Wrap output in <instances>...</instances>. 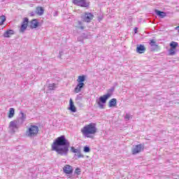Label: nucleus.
<instances>
[{"label": "nucleus", "instance_id": "obj_26", "mask_svg": "<svg viewBox=\"0 0 179 179\" xmlns=\"http://www.w3.org/2000/svg\"><path fill=\"white\" fill-rule=\"evenodd\" d=\"M131 118H132V115H131L128 113H126V115L124 116L125 121H129V120H131Z\"/></svg>", "mask_w": 179, "mask_h": 179}, {"label": "nucleus", "instance_id": "obj_7", "mask_svg": "<svg viewBox=\"0 0 179 179\" xmlns=\"http://www.w3.org/2000/svg\"><path fill=\"white\" fill-rule=\"evenodd\" d=\"M73 3L77 6H81V8H89L90 5L87 0H73Z\"/></svg>", "mask_w": 179, "mask_h": 179}, {"label": "nucleus", "instance_id": "obj_9", "mask_svg": "<svg viewBox=\"0 0 179 179\" xmlns=\"http://www.w3.org/2000/svg\"><path fill=\"white\" fill-rule=\"evenodd\" d=\"M144 147L142 144H138L134 146V148L132 149V155H138V153H141L142 150H143Z\"/></svg>", "mask_w": 179, "mask_h": 179}, {"label": "nucleus", "instance_id": "obj_2", "mask_svg": "<svg viewBox=\"0 0 179 179\" xmlns=\"http://www.w3.org/2000/svg\"><path fill=\"white\" fill-rule=\"evenodd\" d=\"M20 114V117L16 120L11 121L9 124V128L13 134H15L19 129L20 125H23V123L26 121V114L22 111Z\"/></svg>", "mask_w": 179, "mask_h": 179}, {"label": "nucleus", "instance_id": "obj_17", "mask_svg": "<svg viewBox=\"0 0 179 179\" xmlns=\"http://www.w3.org/2000/svg\"><path fill=\"white\" fill-rule=\"evenodd\" d=\"M155 12L157 16L161 17V19H164V17L167 16V14L166 13V12L160 11L159 10H155Z\"/></svg>", "mask_w": 179, "mask_h": 179}, {"label": "nucleus", "instance_id": "obj_13", "mask_svg": "<svg viewBox=\"0 0 179 179\" xmlns=\"http://www.w3.org/2000/svg\"><path fill=\"white\" fill-rule=\"evenodd\" d=\"M150 45L151 47V51H157L159 49V45L156 44V41L153 39L150 41Z\"/></svg>", "mask_w": 179, "mask_h": 179}, {"label": "nucleus", "instance_id": "obj_10", "mask_svg": "<svg viewBox=\"0 0 179 179\" xmlns=\"http://www.w3.org/2000/svg\"><path fill=\"white\" fill-rule=\"evenodd\" d=\"M28 24H29V18L24 17L20 29V33H24V31H26V29H27Z\"/></svg>", "mask_w": 179, "mask_h": 179}, {"label": "nucleus", "instance_id": "obj_12", "mask_svg": "<svg viewBox=\"0 0 179 179\" xmlns=\"http://www.w3.org/2000/svg\"><path fill=\"white\" fill-rule=\"evenodd\" d=\"M63 171L65 174H72L73 173V169L71 165H66L63 168Z\"/></svg>", "mask_w": 179, "mask_h": 179}, {"label": "nucleus", "instance_id": "obj_1", "mask_svg": "<svg viewBox=\"0 0 179 179\" xmlns=\"http://www.w3.org/2000/svg\"><path fill=\"white\" fill-rule=\"evenodd\" d=\"M71 143L64 135L57 137L52 144V150L60 156H68Z\"/></svg>", "mask_w": 179, "mask_h": 179}, {"label": "nucleus", "instance_id": "obj_3", "mask_svg": "<svg viewBox=\"0 0 179 179\" xmlns=\"http://www.w3.org/2000/svg\"><path fill=\"white\" fill-rule=\"evenodd\" d=\"M81 132L85 138H93L90 135H94L97 132V127H96V124L90 123L87 125H85L82 129Z\"/></svg>", "mask_w": 179, "mask_h": 179}, {"label": "nucleus", "instance_id": "obj_27", "mask_svg": "<svg viewBox=\"0 0 179 179\" xmlns=\"http://www.w3.org/2000/svg\"><path fill=\"white\" fill-rule=\"evenodd\" d=\"M83 151L85 152V153H89V152H90V147L87 145L85 146Z\"/></svg>", "mask_w": 179, "mask_h": 179}, {"label": "nucleus", "instance_id": "obj_34", "mask_svg": "<svg viewBox=\"0 0 179 179\" xmlns=\"http://www.w3.org/2000/svg\"><path fill=\"white\" fill-rule=\"evenodd\" d=\"M179 27H177L176 29H178Z\"/></svg>", "mask_w": 179, "mask_h": 179}, {"label": "nucleus", "instance_id": "obj_11", "mask_svg": "<svg viewBox=\"0 0 179 179\" xmlns=\"http://www.w3.org/2000/svg\"><path fill=\"white\" fill-rule=\"evenodd\" d=\"M71 152H72V153H77V155L75 154V156H77L78 159H80V157H85V156L80 153V150L76 149L75 147H71Z\"/></svg>", "mask_w": 179, "mask_h": 179}, {"label": "nucleus", "instance_id": "obj_19", "mask_svg": "<svg viewBox=\"0 0 179 179\" xmlns=\"http://www.w3.org/2000/svg\"><path fill=\"white\" fill-rule=\"evenodd\" d=\"M69 110L71 111V113H76V107H75V105L73 104V101H72V99H70L69 103Z\"/></svg>", "mask_w": 179, "mask_h": 179}, {"label": "nucleus", "instance_id": "obj_23", "mask_svg": "<svg viewBox=\"0 0 179 179\" xmlns=\"http://www.w3.org/2000/svg\"><path fill=\"white\" fill-rule=\"evenodd\" d=\"M5 22H6V17L5 15L0 16V26H2Z\"/></svg>", "mask_w": 179, "mask_h": 179}, {"label": "nucleus", "instance_id": "obj_21", "mask_svg": "<svg viewBox=\"0 0 179 179\" xmlns=\"http://www.w3.org/2000/svg\"><path fill=\"white\" fill-rule=\"evenodd\" d=\"M15 117V108H10L9 111H8V118H13Z\"/></svg>", "mask_w": 179, "mask_h": 179}, {"label": "nucleus", "instance_id": "obj_25", "mask_svg": "<svg viewBox=\"0 0 179 179\" xmlns=\"http://www.w3.org/2000/svg\"><path fill=\"white\" fill-rule=\"evenodd\" d=\"M78 29H80V30H84L85 29V27H83V22H82V21H78Z\"/></svg>", "mask_w": 179, "mask_h": 179}, {"label": "nucleus", "instance_id": "obj_31", "mask_svg": "<svg viewBox=\"0 0 179 179\" xmlns=\"http://www.w3.org/2000/svg\"><path fill=\"white\" fill-rule=\"evenodd\" d=\"M134 33H135V34H136V33H138V27L134 28Z\"/></svg>", "mask_w": 179, "mask_h": 179}, {"label": "nucleus", "instance_id": "obj_33", "mask_svg": "<svg viewBox=\"0 0 179 179\" xmlns=\"http://www.w3.org/2000/svg\"><path fill=\"white\" fill-rule=\"evenodd\" d=\"M78 41H82V39H78Z\"/></svg>", "mask_w": 179, "mask_h": 179}, {"label": "nucleus", "instance_id": "obj_24", "mask_svg": "<svg viewBox=\"0 0 179 179\" xmlns=\"http://www.w3.org/2000/svg\"><path fill=\"white\" fill-rule=\"evenodd\" d=\"M169 55H176V49L171 48L169 50Z\"/></svg>", "mask_w": 179, "mask_h": 179}, {"label": "nucleus", "instance_id": "obj_4", "mask_svg": "<svg viewBox=\"0 0 179 179\" xmlns=\"http://www.w3.org/2000/svg\"><path fill=\"white\" fill-rule=\"evenodd\" d=\"M115 89V88L114 87H112L108 90V93L106 94L100 96L99 100L96 101V103L101 109L104 108V104H106L107 103V100H108V99L113 96V93H114Z\"/></svg>", "mask_w": 179, "mask_h": 179}, {"label": "nucleus", "instance_id": "obj_15", "mask_svg": "<svg viewBox=\"0 0 179 179\" xmlns=\"http://www.w3.org/2000/svg\"><path fill=\"white\" fill-rule=\"evenodd\" d=\"M146 51V48L143 45H138L136 48V52L138 54H143Z\"/></svg>", "mask_w": 179, "mask_h": 179}, {"label": "nucleus", "instance_id": "obj_6", "mask_svg": "<svg viewBox=\"0 0 179 179\" xmlns=\"http://www.w3.org/2000/svg\"><path fill=\"white\" fill-rule=\"evenodd\" d=\"M85 80H86V76H80L77 79L78 84L74 89L75 93H80L82 92V89L85 87Z\"/></svg>", "mask_w": 179, "mask_h": 179}, {"label": "nucleus", "instance_id": "obj_35", "mask_svg": "<svg viewBox=\"0 0 179 179\" xmlns=\"http://www.w3.org/2000/svg\"><path fill=\"white\" fill-rule=\"evenodd\" d=\"M178 31H179V29H178Z\"/></svg>", "mask_w": 179, "mask_h": 179}, {"label": "nucleus", "instance_id": "obj_18", "mask_svg": "<svg viewBox=\"0 0 179 179\" xmlns=\"http://www.w3.org/2000/svg\"><path fill=\"white\" fill-rule=\"evenodd\" d=\"M36 13H37L38 16H43V15H44V8L40 6L36 7Z\"/></svg>", "mask_w": 179, "mask_h": 179}, {"label": "nucleus", "instance_id": "obj_30", "mask_svg": "<svg viewBox=\"0 0 179 179\" xmlns=\"http://www.w3.org/2000/svg\"><path fill=\"white\" fill-rule=\"evenodd\" d=\"M76 100H82V96H80V95H78L76 97Z\"/></svg>", "mask_w": 179, "mask_h": 179}, {"label": "nucleus", "instance_id": "obj_20", "mask_svg": "<svg viewBox=\"0 0 179 179\" xmlns=\"http://www.w3.org/2000/svg\"><path fill=\"white\" fill-rule=\"evenodd\" d=\"M117 106V99L113 98L109 101L108 107H115Z\"/></svg>", "mask_w": 179, "mask_h": 179}, {"label": "nucleus", "instance_id": "obj_14", "mask_svg": "<svg viewBox=\"0 0 179 179\" xmlns=\"http://www.w3.org/2000/svg\"><path fill=\"white\" fill-rule=\"evenodd\" d=\"M40 24L37 19H34L30 22L31 29H37V27Z\"/></svg>", "mask_w": 179, "mask_h": 179}, {"label": "nucleus", "instance_id": "obj_32", "mask_svg": "<svg viewBox=\"0 0 179 179\" xmlns=\"http://www.w3.org/2000/svg\"><path fill=\"white\" fill-rule=\"evenodd\" d=\"M34 15H36V13H34V12H33V11L30 13V15H31V16H34Z\"/></svg>", "mask_w": 179, "mask_h": 179}, {"label": "nucleus", "instance_id": "obj_22", "mask_svg": "<svg viewBox=\"0 0 179 179\" xmlns=\"http://www.w3.org/2000/svg\"><path fill=\"white\" fill-rule=\"evenodd\" d=\"M169 45H170L171 48H173L176 50V48H177V47H178V43L172 41L170 43Z\"/></svg>", "mask_w": 179, "mask_h": 179}, {"label": "nucleus", "instance_id": "obj_16", "mask_svg": "<svg viewBox=\"0 0 179 179\" xmlns=\"http://www.w3.org/2000/svg\"><path fill=\"white\" fill-rule=\"evenodd\" d=\"M13 34H15V31H13V29H8L4 32L3 37L9 38V37H10V36H13Z\"/></svg>", "mask_w": 179, "mask_h": 179}, {"label": "nucleus", "instance_id": "obj_29", "mask_svg": "<svg viewBox=\"0 0 179 179\" xmlns=\"http://www.w3.org/2000/svg\"><path fill=\"white\" fill-rule=\"evenodd\" d=\"M75 174H77V176H80V169L76 168L75 170Z\"/></svg>", "mask_w": 179, "mask_h": 179}, {"label": "nucleus", "instance_id": "obj_5", "mask_svg": "<svg viewBox=\"0 0 179 179\" xmlns=\"http://www.w3.org/2000/svg\"><path fill=\"white\" fill-rule=\"evenodd\" d=\"M38 131H40L38 126L31 124L27 130L26 135L29 138H35V136L38 135Z\"/></svg>", "mask_w": 179, "mask_h": 179}, {"label": "nucleus", "instance_id": "obj_28", "mask_svg": "<svg viewBox=\"0 0 179 179\" xmlns=\"http://www.w3.org/2000/svg\"><path fill=\"white\" fill-rule=\"evenodd\" d=\"M48 88L50 89V90H54V89H55V84H50Z\"/></svg>", "mask_w": 179, "mask_h": 179}, {"label": "nucleus", "instance_id": "obj_8", "mask_svg": "<svg viewBox=\"0 0 179 179\" xmlns=\"http://www.w3.org/2000/svg\"><path fill=\"white\" fill-rule=\"evenodd\" d=\"M81 17L83 22L90 23L93 20L94 15L92 13H85L84 15H82Z\"/></svg>", "mask_w": 179, "mask_h": 179}]
</instances>
